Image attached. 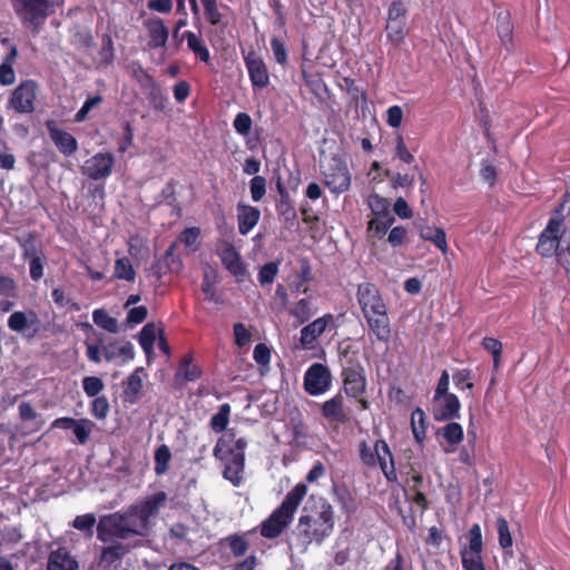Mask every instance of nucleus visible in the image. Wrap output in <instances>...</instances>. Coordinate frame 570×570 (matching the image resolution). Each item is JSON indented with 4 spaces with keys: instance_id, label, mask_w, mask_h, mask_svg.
Masks as SVG:
<instances>
[{
    "instance_id": "6",
    "label": "nucleus",
    "mask_w": 570,
    "mask_h": 570,
    "mask_svg": "<svg viewBox=\"0 0 570 570\" xmlns=\"http://www.w3.org/2000/svg\"><path fill=\"white\" fill-rule=\"evenodd\" d=\"M342 394L347 397H357L366 394L367 379L366 370L360 360L357 351L351 352L345 348L340 353Z\"/></svg>"
},
{
    "instance_id": "23",
    "label": "nucleus",
    "mask_w": 570,
    "mask_h": 570,
    "mask_svg": "<svg viewBox=\"0 0 570 570\" xmlns=\"http://www.w3.org/2000/svg\"><path fill=\"white\" fill-rule=\"evenodd\" d=\"M193 352L186 353L179 361L177 371L174 375V383L178 387L185 386L188 382H195L203 376V370L194 364Z\"/></svg>"
},
{
    "instance_id": "59",
    "label": "nucleus",
    "mask_w": 570,
    "mask_h": 570,
    "mask_svg": "<svg viewBox=\"0 0 570 570\" xmlns=\"http://www.w3.org/2000/svg\"><path fill=\"white\" fill-rule=\"evenodd\" d=\"M250 196L254 202H259L266 194V179L263 176H254L249 181Z\"/></svg>"
},
{
    "instance_id": "24",
    "label": "nucleus",
    "mask_w": 570,
    "mask_h": 570,
    "mask_svg": "<svg viewBox=\"0 0 570 570\" xmlns=\"http://www.w3.org/2000/svg\"><path fill=\"white\" fill-rule=\"evenodd\" d=\"M252 532H254V530L244 533L228 534L219 540L218 546L222 550H228L233 558H243L250 548L247 535Z\"/></svg>"
},
{
    "instance_id": "15",
    "label": "nucleus",
    "mask_w": 570,
    "mask_h": 570,
    "mask_svg": "<svg viewBox=\"0 0 570 570\" xmlns=\"http://www.w3.org/2000/svg\"><path fill=\"white\" fill-rule=\"evenodd\" d=\"M115 157L110 153H97L86 160L81 168L85 176L92 180L106 179L112 173Z\"/></svg>"
},
{
    "instance_id": "25",
    "label": "nucleus",
    "mask_w": 570,
    "mask_h": 570,
    "mask_svg": "<svg viewBox=\"0 0 570 570\" xmlns=\"http://www.w3.org/2000/svg\"><path fill=\"white\" fill-rule=\"evenodd\" d=\"M223 266L234 276H242L246 272V267L242 262L239 253L229 242H223V248L217 250Z\"/></svg>"
},
{
    "instance_id": "45",
    "label": "nucleus",
    "mask_w": 570,
    "mask_h": 570,
    "mask_svg": "<svg viewBox=\"0 0 570 570\" xmlns=\"http://www.w3.org/2000/svg\"><path fill=\"white\" fill-rule=\"evenodd\" d=\"M469 544L462 548L461 551L481 552L483 549L482 530L479 523L471 525L468 532Z\"/></svg>"
},
{
    "instance_id": "28",
    "label": "nucleus",
    "mask_w": 570,
    "mask_h": 570,
    "mask_svg": "<svg viewBox=\"0 0 570 570\" xmlns=\"http://www.w3.org/2000/svg\"><path fill=\"white\" fill-rule=\"evenodd\" d=\"M438 435L442 436L449 448H445V452H453L463 439L464 431L460 423L449 421L448 424L438 430Z\"/></svg>"
},
{
    "instance_id": "5",
    "label": "nucleus",
    "mask_w": 570,
    "mask_h": 570,
    "mask_svg": "<svg viewBox=\"0 0 570 570\" xmlns=\"http://www.w3.org/2000/svg\"><path fill=\"white\" fill-rule=\"evenodd\" d=\"M306 494L307 485L302 482L297 483L291 491H288L279 507H277L269 517L261 523V535L266 539L278 538L292 523L294 515Z\"/></svg>"
},
{
    "instance_id": "37",
    "label": "nucleus",
    "mask_w": 570,
    "mask_h": 570,
    "mask_svg": "<svg viewBox=\"0 0 570 570\" xmlns=\"http://www.w3.org/2000/svg\"><path fill=\"white\" fill-rule=\"evenodd\" d=\"M288 313L296 320L298 325H303L314 314L312 302L308 298H301L289 308Z\"/></svg>"
},
{
    "instance_id": "8",
    "label": "nucleus",
    "mask_w": 570,
    "mask_h": 570,
    "mask_svg": "<svg viewBox=\"0 0 570 570\" xmlns=\"http://www.w3.org/2000/svg\"><path fill=\"white\" fill-rule=\"evenodd\" d=\"M564 206L566 202L561 203L552 212L546 228L539 235L535 249L542 257L557 256L563 245V240L567 239L563 216Z\"/></svg>"
},
{
    "instance_id": "20",
    "label": "nucleus",
    "mask_w": 570,
    "mask_h": 570,
    "mask_svg": "<svg viewBox=\"0 0 570 570\" xmlns=\"http://www.w3.org/2000/svg\"><path fill=\"white\" fill-rule=\"evenodd\" d=\"M95 423L89 419H73L62 416L51 423V429L72 430L77 442L86 444L90 438Z\"/></svg>"
},
{
    "instance_id": "56",
    "label": "nucleus",
    "mask_w": 570,
    "mask_h": 570,
    "mask_svg": "<svg viewBox=\"0 0 570 570\" xmlns=\"http://www.w3.org/2000/svg\"><path fill=\"white\" fill-rule=\"evenodd\" d=\"M95 524L96 517L92 513L77 515L72 521V527L75 529L87 532L89 535H92Z\"/></svg>"
},
{
    "instance_id": "18",
    "label": "nucleus",
    "mask_w": 570,
    "mask_h": 570,
    "mask_svg": "<svg viewBox=\"0 0 570 570\" xmlns=\"http://www.w3.org/2000/svg\"><path fill=\"white\" fill-rule=\"evenodd\" d=\"M322 416L330 423L343 425L350 422V410L345 406L342 391L326 400L321 406Z\"/></svg>"
},
{
    "instance_id": "34",
    "label": "nucleus",
    "mask_w": 570,
    "mask_h": 570,
    "mask_svg": "<svg viewBox=\"0 0 570 570\" xmlns=\"http://www.w3.org/2000/svg\"><path fill=\"white\" fill-rule=\"evenodd\" d=\"M142 91L149 101V105L155 110L163 111L165 109L167 104V96L156 80L144 87Z\"/></svg>"
},
{
    "instance_id": "13",
    "label": "nucleus",
    "mask_w": 570,
    "mask_h": 570,
    "mask_svg": "<svg viewBox=\"0 0 570 570\" xmlns=\"http://www.w3.org/2000/svg\"><path fill=\"white\" fill-rule=\"evenodd\" d=\"M38 85L35 80L27 79L12 91L8 107L18 114H31L35 111Z\"/></svg>"
},
{
    "instance_id": "42",
    "label": "nucleus",
    "mask_w": 570,
    "mask_h": 570,
    "mask_svg": "<svg viewBox=\"0 0 570 570\" xmlns=\"http://www.w3.org/2000/svg\"><path fill=\"white\" fill-rule=\"evenodd\" d=\"M155 473L160 476L164 475L169 469V462L171 460V453L166 444H161L155 451Z\"/></svg>"
},
{
    "instance_id": "54",
    "label": "nucleus",
    "mask_w": 570,
    "mask_h": 570,
    "mask_svg": "<svg viewBox=\"0 0 570 570\" xmlns=\"http://www.w3.org/2000/svg\"><path fill=\"white\" fill-rule=\"evenodd\" d=\"M252 126L253 120L247 112H238L235 116L233 127L238 135L247 137L250 132Z\"/></svg>"
},
{
    "instance_id": "55",
    "label": "nucleus",
    "mask_w": 570,
    "mask_h": 570,
    "mask_svg": "<svg viewBox=\"0 0 570 570\" xmlns=\"http://www.w3.org/2000/svg\"><path fill=\"white\" fill-rule=\"evenodd\" d=\"M202 291L205 294V299L208 302H213L215 304H223V298L217 294L215 288V282L209 277L208 274H205L202 281Z\"/></svg>"
},
{
    "instance_id": "22",
    "label": "nucleus",
    "mask_w": 570,
    "mask_h": 570,
    "mask_svg": "<svg viewBox=\"0 0 570 570\" xmlns=\"http://www.w3.org/2000/svg\"><path fill=\"white\" fill-rule=\"evenodd\" d=\"M92 40L94 38H85V48L94 63L97 67L112 63L115 58L112 38H101L100 45L95 43Z\"/></svg>"
},
{
    "instance_id": "7",
    "label": "nucleus",
    "mask_w": 570,
    "mask_h": 570,
    "mask_svg": "<svg viewBox=\"0 0 570 570\" xmlns=\"http://www.w3.org/2000/svg\"><path fill=\"white\" fill-rule=\"evenodd\" d=\"M358 455L364 466L373 469L379 465L389 482L397 481L394 456L385 440H376L373 448L366 441H361Z\"/></svg>"
},
{
    "instance_id": "26",
    "label": "nucleus",
    "mask_w": 570,
    "mask_h": 570,
    "mask_svg": "<svg viewBox=\"0 0 570 570\" xmlns=\"http://www.w3.org/2000/svg\"><path fill=\"white\" fill-rule=\"evenodd\" d=\"M259 219L261 210L257 207L244 203L237 204V225L240 235H248Z\"/></svg>"
},
{
    "instance_id": "47",
    "label": "nucleus",
    "mask_w": 570,
    "mask_h": 570,
    "mask_svg": "<svg viewBox=\"0 0 570 570\" xmlns=\"http://www.w3.org/2000/svg\"><path fill=\"white\" fill-rule=\"evenodd\" d=\"M110 411V404L105 395L95 397L90 403V412L97 420H105Z\"/></svg>"
},
{
    "instance_id": "49",
    "label": "nucleus",
    "mask_w": 570,
    "mask_h": 570,
    "mask_svg": "<svg viewBox=\"0 0 570 570\" xmlns=\"http://www.w3.org/2000/svg\"><path fill=\"white\" fill-rule=\"evenodd\" d=\"M453 383L460 391L472 390L474 384L472 382L473 373L469 368H461L453 373Z\"/></svg>"
},
{
    "instance_id": "57",
    "label": "nucleus",
    "mask_w": 570,
    "mask_h": 570,
    "mask_svg": "<svg viewBox=\"0 0 570 570\" xmlns=\"http://www.w3.org/2000/svg\"><path fill=\"white\" fill-rule=\"evenodd\" d=\"M102 102V97L100 95L90 96L87 98V100L83 102L81 108L76 112L75 115V121L76 122H82L86 120L89 111L100 105Z\"/></svg>"
},
{
    "instance_id": "52",
    "label": "nucleus",
    "mask_w": 570,
    "mask_h": 570,
    "mask_svg": "<svg viewBox=\"0 0 570 570\" xmlns=\"http://www.w3.org/2000/svg\"><path fill=\"white\" fill-rule=\"evenodd\" d=\"M169 38H150L146 48L151 51L154 60L161 62L166 58L165 48Z\"/></svg>"
},
{
    "instance_id": "35",
    "label": "nucleus",
    "mask_w": 570,
    "mask_h": 570,
    "mask_svg": "<svg viewBox=\"0 0 570 570\" xmlns=\"http://www.w3.org/2000/svg\"><path fill=\"white\" fill-rule=\"evenodd\" d=\"M411 428L415 441L423 443L426 438L428 422L425 413L421 407L413 410L411 414Z\"/></svg>"
},
{
    "instance_id": "9",
    "label": "nucleus",
    "mask_w": 570,
    "mask_h": 570,
    "mask_svg": "<svg viewBox=\"0 0 570 570\" xmlns=\"http://www.w3.org/2000/svg\"><path fill=\"white\" fill-rule=\"evenodd\" d=\"M322 176L324 185L332 194L341 195L351 188L352 175L345 159L340 155L332 156L322 166Z\"/></svg>"
},
{
    "instance_id": "64",
    "label": "nucleus",
    "mask_w": 570,
    "mask_h": 570,
    "mask_svg": "<svg viewBox=\"0 0 570 570\" xmlns=\"http://www.w3.org/2000/svg\"><path fill=\"white\" fill-rule=\"evenodd\" d=\"M382 570H413L411 562H406L404 556L397 551Z\"/></svg>"
},
{
    "instance_id": "33",
    "label": "nucleus",
    "mask_w": 570,
    "mask_h": 570,
    "mask_svg": "<svg viewBox=\"0 0 570 570\" xmlns=\"http://www.w3.org/2000/svg\"><path fill=\"white\" fill-rule=\"evenodd\" d=\"M394 222V216H374L367 223V237L382 239L387 234L389 228Z\"/></svg>"
},
{
    "instance_id": "44",
    "label": "nucleus",
    "mask_w": 570,
    "mask_h": 570,
    "mask_svg": "<svg viewBox=\"0 0 570 570\" xmlns=\"http://www.w3.org/2000/svg\"><path fill=\"white\" fill-rule=\"evenodd\" d=\"M156 336L157 332L154 323H147L139 332V344L147 354H149L153 351Z\"/></svg>"
},
{
    "instance_id": "61",
    "label": "nucleus",
    "mask_w": 570,
    "mask_h": 570,
    "mask_svg": "<svg viewBox=\"0 0 570 570\" xmlns=\"http://www.w3.org/2000/svg\"><path fill=\"white\" fill-rule=\"evenodd\" d=\"M394 156L405 164H411L414 160V156L407 149L402 135H397L395 138Z\"/></svg>"
},
{
    "instance_id": "39",
    "label": "nucleus",
    "mask_w": 570,
    "mask_h": 570,
    "mask_svg": "<svg viewBox=\"0 0 570 570\" xmlns=\"http://www.w3.org/2000/svg\"><path fill=\"white\" fill-rule=\"evenodd\" d=\"M112 278L134 282L136 278V271L129 258L121 257L116 259L114 267Z\"/></svg>"
},
{
    "instance_id": "21",
    "label": "nucleus",
    "mask_w": 570,
    "mask_h": 570,
    "mask_svg": "<svg viewBox=\"0 0 570 570\" xmlns=\"http://www.w3.org/2000/svg\"><path fill=\"white\" fill-rule=\"evenodd\" d=\"M276 190L278 193L279 198L276 200V212L277 215L283 218L284 223L287 227H293L297 222V213L293 205V200L291 195L283 183L281 176L276 178L275 181Z\"/></svg>"
},
{
    "instance_id": "14",
    "label": "nucleus",
    "mask_w": 570,
    "mask_h": 570,
    "mask_svg": "<svg viewBox=\"0 0 570 570\" xmlns=\"http://www.w3.org/2000/svg\"><path fill=\"white\" fill-rule=\"evenodd\" d=\"M243 58L253 88H266L269 85V73L264 60L254 50H243Z\"/></svg>"
},
{
    "instance_id": "11",
    "label": "nucleus",
    "mask_w": 570,
    "mask_h": 570,
    "mask_svg": "<svg viewBox=\"0 0 570 570\" xmlns=\"http://www.w3.org/2000/svg\"><path fill=\"white\" fill-rule=\"evenodd\" d=\"M337 327L335 316L326 313L323 316L308 323L301 330L299 347L304 351L315 350L318 345V337L326 331Z\"/></svg>"
},
{
    "instance_id": "60",
    "label": "nucleus",
    "mask_w": 570,
    "mask_h": 570,
    "mask_svg": "<svg viewBox=\"0 0 570 570\" xmlns=\"http://www.w3.org/2000/svg\"><path fill=\"white\" fill-rule=\"evenodd\" d=\"M187 40L188 47L194 51L196 57L204 62H208L209 51L204 42V38H187Z\"/></svg>"
},
{
    "instance_id": "62",
    "label": "nucleus",
    "mask_w": 570,
    "mask_h": 570,
    "mask_svg": "<svg viewBox=\"0 0 570 570\" xmlns=\"http://www.w3.org/2000/svg\"><path fill=\"white\" fill-rule=\"evenodd\" d=\"M235 344L238 347L246 346L252 341V333L243 323H236L233 326Z\"/></svg>"
},
{
    "instance_id": "36",
    "label": "nucleus",
    "mask_w": 570,
    "mask_h": 570,
    "mask_svg": "<svg viewBox=\"0 0 570 570\" xmlns=\"http://www.w3.org/2000/svg\"><path fill=\"white\" fill-rule=\"evenodd\" d=\"M499 546L505 553L512 554L513 539L507 519L499 515L495 520Z\"/></svg>"
},
{
    "instance_id": "3",
    "label": "nucleus",
    "mask_w": 570,
    "mask_h": 570,
    "mask_svg": "<svg viewBox=\"0 0 570 570\" xmlns=\"http://www.w3.org/2000/svg\"><path fill=\"white\" fill-rule=\"evenodd\" d=\"M356 298L370 333L380 342H389L391 322L380 288L370 282L361 283L357 286Z\"/></svg>"
},
{
    "instance_id": "27",
    "label": "nucleus",
    "mask_w": 570,
    "mask_h": 570,
    "mask_svg": "<svg viewBox=\"0 0 570 570\" xmlns=\"http://www.w3.org/2000/svg\"><path fill=\"white\" fill-rule=\"evenodd\" d=\"M440 401L439 407L434 410L435 421H452L460 417L461 402L454 393L442 395Z\"/></svg>"
},
{
    "instance_id": "51",
    "label": "nucleus",
    "mask_w": 570,
    "mask_h": 570,
    "mask_svg": "<svg viewBox=\"0 0 570 570\" xmlns=\"http://www.w3.org/2000/svg\"><path fill=\"white\" fill-rule=\"evenodd\" d=\"M278 262H269L264 264L258 272V282L261 285H268L275 281L278 274Z\"/></svg>"
},
{
    "instance_id": "46",
    "label": "nucleus",
    "mask_w": 570,
    "mask_h": 570,
    "mask_svg": "<svg viewBox=\"0 0 570 570\" xmlns=\"http://www.w3.org/2000/svg\"><path fill=\"white\" fill-rule=\"evenodd\" d=\"M463 570H485L482 553L473 551H461Z\"/></svg>"
},
{
    "instance_id": "50",
    "label": "nucleus",
    "mask_w": 570,
    "mask_h": 570,
    "mask_svg": "<svg viewBox=\"0 0 570 570\" xmlns=\"http://www.w3.org/2000/svg\"><path fill=\"white\" fill-rule=\"evenodd\" d=\"M176 186L177 181L175 179H170L166 183L165 187L161 189L160 196L163 202L170 206L174 209L180 210V206L176 196Z\"/></svg>"
},
{
    "instance_id": "1",
    "label": "nucleus",
    "mask_w": 570,
    "mask_h": 570,
    "mask_svg": "<svg viewBox=\"0 0 570 570\" xmlns=\"http://www.w3.org/2000/svg\"><path fill=\"white\" fill-rule=\"evenodd\" d=\"M167 501L168 495L161 490L141 498L124 511L102 515L97 524V539L107 542L114 538L147 537L151 529L150 520L159 514Z\"/></svg>"
},
{
    "instance_id": "38",
    "label": "nucleus",
    "mask_w": 570,
    "mask_h": 570,
    "mask_svg": "<svg viewBox=\"0 0 570 570\" xmlns=\"http://www.w3.org/2000/svg\"><path fill=\"white\" fill-rule=\"evenodd\" d=\"M18 244L22 249V258L24 261L43 256L41 249L37 244L36 235L33 233H28L23 237L18 238Z\"/></svg>"
},
{
    "instance_id": "63",
    "label": "nucleus",
    "mask_w": 570,
    "mask_h": 570,
    "mask_svg": "<svg viewBox=\"0 0 570 570\" xmlns=\"http://www.w3.org/2000/svg\"><path fill=\"white\" fill-rule=\"evenodd\" d=\"M557 262L570 275V236L563 240V245L558 252Z\"/></svg>"
},
{
    "instance_id": "12",
    "label": "nucleus",
    "mask_w": 570,
    "mask_h": 570,
    "mask_svg": "<svg viewBox=\"0 0 570 570\" xmlns=\"http://www.w3.org/2000/svg\"><path fill=\"white\" fill-rule=\"evenodd\" d=\"M129 539L114 538L105 542L107 546L101 548L98 557V566L104 569L110 568L112 564L120 562L135 548L142 546L141 540L128 541Z\"/></svg>"
},
{
    "instance_id": "4",
    "label": "nucleus",
    "mask_w": 570,
    "mask_h": 570,
    "mask_svg": "<svg viewBox=\"0 0 570 570\" xmlns=\"http://www.w3.org/2000/svg\"><path fill=\"white\" fill-rule=\"evenodd\" d=\"M246 446L247 441L244 438L235 440V432L229 431L217 440L213 450L215 459L224 463V479L234 487H239L243 481Z\"/></svg>"
},
{
    "instance_id": "43",
    "label": "nucleus",
    "mask_w": 570,
    "mask_h": 570,
    "mask_svg": "<svg viewBox=\"0 0 570 570\" xmlns=\"http://www.w3.org/2000/svg\"><path fill=\"white\" fill-rule=\"evenodd\" d=\"M95 324L110 333H117L118 322L115 317L110 316L105 309L98 308L92 313Z\"/></svg>"
},
{
    "instance_id": "41",
    "label": "nucleus",
    "mask_w": 570,
    "mask_h": 570,
    "mask_svg": "<svg viewBox=\"0 0 570 570\" xmlns=\"http://www.w3.org/2000/svg\"><path fill=\"white\" fill-rule=\"evenodd\" d=\"M232 407L228 403H224L219 406V410L210 419L209 426L214 432H223L227 429L229 423Z\"/></svg>"
},
{
    "instance_id": "48",
    "label": "nucleus",
    "mask_w": 570,
    "mask_h": 570,
    "mask_svg": "<svg viewBox=\"0 0 570 570\" xmlns=\"http://www.w3.org/2000/svg\"><path fill=\"white\" fill-rule=\"evenodd\" d=\"M344 85L347 94L351 96L352 102L357 107L361 102H366V94L363 88L356 85V81L352 78H344Z\"/></svg>"
},
{
    "instance_id": "53",
    "label": "nucleus",
    "mask_w": 570,
    "mask_h": 570,
    "mask_svg": "<svg viewBox=\"0 0 570 570\" xmlns=\"http://www.w3.org/2000/svg\"><path fill=\"white\" fill-rule=\"evenodd\" d=\"M82 389L87 396L97 397L105 389L102 380L98 376H85L82 379Z\"/></svg>"
},
{
    "instance_id": "30",
    "label": "nucleus",
    "mask_w": 570,
    "mask_h": 570,
    "mask_svg": "<svg viewBox=\"0 0 570 570\" xmlns=\"http://www.w3.org/2000/svg\"><path fill=\"white\" fill-rule=\"evenodd\" d=\"M140 372L142 368H136L127 379V382L124 386L122 397L124 401L129 404H135L140 395L142 390V380L140 377Z\"/></svg>"
},
{
    "instance_id": "32",
    "label": "nucleus",
    "mask_w": 570,
    "mask_h": 570,
    "mask_svg": "<svg viewBox=\"0 0 570 570\" xmlns=\"http://www.w3.org/2000/svg\"><path fill=\"white\" fill-rule=\"evenodd\" d=\"M420 237L433 243L443 254L448 253L446 234L443 228L429 225L421 226Z\"/></svg>"
},
{
    "instance_id": "2",
    "label": "nucleus",
    "mask_w": 570,
    "mask_h": 570,
    "mask_svg": "<svg viewBox=\"0 0 570 570\" xmlns=\"http://www.w3.org/2000/svg\"><path fill=\"white\" fill-rule=\"evenodd\" d=\"M334 508L327 499L312 494L298 519L295 529L297 546L305 551L308 546L322 544L334 531Z\"/></svg>"
},
{
    "instance_id": "17",
    "label": "nucleus",
    "mask_w": 570,
    "mask_h": 570,
    "mask_svg": "<svg viewBox=\"0 0 570 570\" xmlns=\"http://www.w3.org/2000/svg\"><path fill=\"white\" fill-rule=\"evenodd\" d=\"M8 327L22 333L27 338H33L40 331V320L35 311H17L9 316Z\"/></svg>"
},
{
    "instance_id": "31",
    "label": "nucleus",
    "mask_w": 570,
    "mask_h": 570,
    "mask_svg": "<svg viewBox=\"0 0 570 570\" xmlns=\"http://www.w3.org/2000/svg\"><path fill=\"white\" fill-rule=\"evenodd\" d=\"M102 353L106 361L108 362L117 357H122L125 361H130L135 356L132 344L128 341L124 342L121 345H118L117 342H109L102 346Z\"/></svg>"
},
{
    "instance_id": "40",
    "label": "nucleus",
    "mask_w": 570,
    "mask_h": 570,
    "mask_svg": "<svg viewBox=\"0 0 570 570\" xmlns=\"http://www.w3.org/2000/svg\"><path fill=\"white\" fill-rule=\"evenodd\" d=\"M367 205L373 216H393L391 212V203L389 199L380 196L379 194H372L367 198Z\"/></svg>"
},
{
    "instance_id": "19",
    "label": "nucleus",
    "mask_w": 570,
    "mask_h": 570,
    "mask_svg": "<svg viewBox=\"0 0 570 570\" xmlns=\"http://www.w3.org/2000/svg\"><path fill=\"white\" fill-rule=\"evenodd\" d=\"M49 137L62 155L69 157L78 150L77 139L68 131L60 129L53 119L45 122Z\"/></svg>"
},
{
    "instance_id": "29",
    "label": "nucleus",
    "mask_w": 570,
    "mask_h": 570,
    "mask_svg": "<svg viewBox=\"0 0 570 570\" xmlns=\"http://www.w3.org/2000/svg\"><path fill=\"white\" fill-rule=\"evenodd\" d=\"M79 566L68 551L59 548L49 554L47 570H78Z\"/></svg>"
},
{
    "instance_id": "10",
    "label": "nucleus",
    "mask_w": 570,
    "mask_h": 570,
    "mask_svg": "<svg viewBox=\"0 0 570 570\" xmlns=\"http://www.w3.org/2000/svg\"><path fill=\"white\" fill-rule=\"evenodd\" d=\"M333 375L327 365L313 363L304 373L303 387L311 396H318L332 387Z\"/></svg>"
},
{
    "instance_id": "58",
    "label": "nucleus",
    "mask_w": 570,
    "mask_h": 570,
    "mask_svg": "<svg viewBox=\"0 0 570 570\" xmlns=\"http://www.w3.org/2000/svg\"><path fill=\"white\" fill-rule=\"evenodd\" d=\"M303 79L305 85L316 96H320L326 88L325 82L318 73H308L303 71Z\"/></svg>"
},
{
    "instance_id": "16",
    "label": "nucleus",
    "mask_w": 570,
    "mask_h": 570,
    "mask_svg": "<svg viewBox=\"0 0 570 570\" xmlns=\"http://www.w3.org/2000/svg\"><path fill=\"white\" fill-rule=\"evenodd\" d=\"M16 13L28 22L45 19L50 12V0H10Z\"/></svg>"
}]
</instances>
